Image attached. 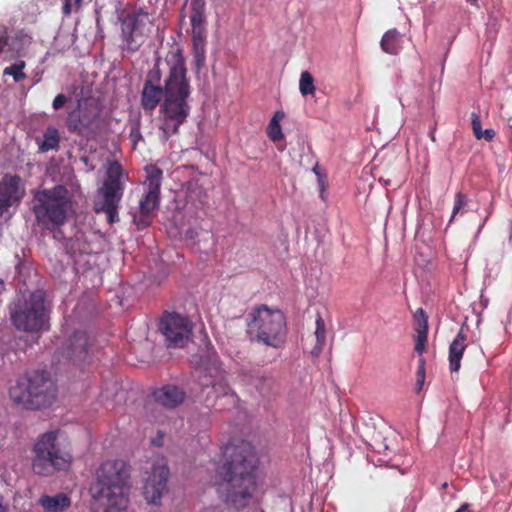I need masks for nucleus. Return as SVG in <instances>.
<instances>
[{
  "label": "nucleus",
  "instance_id": "9d476101",
  "mask_svg": "<svg viewBox=\"0 0 512 512\" xmlns=\"http://www.w3.org/2000/svg\"><path fill=\"white\" fill-rule=\"evenodd\" d=\"M145 194L140 199L138 211L133 215V222L138 230H144L151 225L154 212L160 205V189L163 171L155 164L145 167Z\"/></svg>",
  "mask_w": 512,
  "mask_h": 512
},
{
  "label": "nucleus",
  "instance_id": "ddd939ff",
  "mask_svg": "<svg viewBox=\"0 0 512 512\" xmlns=\"http://www.w3.org/2000/svg\"><path fill=\"white\" fill-rule=\"evenodd\" d=\"M183 12H185L190 19L194 63L197 71H199L205 63L207 36L206 2L205 0H186V6Z\"/></svg>",
  "mask_w": 512,
  "mask_h": 512
},
{
  "label": "nucleus",
  "instance_id": "a878e982",
  "mask_svg": "<svg viewBox=\"0 0 512 512\" xmlns=\"http://www.w3.org/2000/svg\"><path fill=\"white\" fill-rule=\"evenodd\" d=\"M284 116L285 115L282 111L275 112L267 126V135L273 142L279 141L283 138L280 120L283 119Z\"/></svg>",
  "mask_w": 512,
  "mask_h": 512
},
{
  "label": "nucleus",
  "instance_id": "b1692460",
  "mask_svg": "<svg viewBox=\"0 0 512 512\" xmlns=\"http://www.w3.org/2000/svg\"><path fill=\"white\" fill-rule=\"evenodd\" d=\"M380 46L385 53L396 55L399 53L400 46V33L397 29L393 28L388 30L382 36Z\"/></svg>",
  "mask_w": 512,
  "mask_h": 512
},
{
  "label": "nucleus",
  "instance_id": "dca6fc26",
  "mask_svg": "<svg viewBox=\"0 0 512 512\" xmlns=\"http://www.w3.org/2000/svg\"><path fill=\"white\" fill-rule=\"evenodd\" d=\"M169 468L164 460L153 464L149 476L145 480L143 495L148 503L157 504L167 491Z\"/></svg>",
  "mask_w": 512,
  "mask_h": 512
},
{
  "label": "nucleus",
  "instance_id": "7c9ffc66",
  "mask_svg": "<svg viewBox=\"0 0 512 512\" xmlns=\"http://www.w3.org/2000/svg\"><path fill=\"white\" fill-rule=\"evenodd\" d=\"M425 359L423 357H419L418 359V367L416 371V391H421L426 377L425 371Z\"/></svg>",
  "mask_w": 512,
  "mask_h": 512
},
{
  "label": "nucleus",
  "instance_id": "a211bd4d",
  "mask_svg": "<svg viewBox=\"0 0 512 512\" xmlns=\"http://www.w3.org/2000/svg\"><path fill=\"white\" fill-rule=\"evenodd\" d=\"M90 348L89 337L84 331H75L66 341L63 354L73 362L84 361Z\"/></svg>",
  "mask_w": 512,
  "mask_h": 512
},
{
  "label": "nucleus",
  "instance_id": "f257e3e1",
  "mask_svg": "<svg viewBox=\"0 0 512 512\" xmlns=\"http://www.w3.org/2000/svg\"><path fill=\"white\" fill-rule=\"evenodd\" d=\"M190 81L180 48L170 50L165 59L158 58L146 75L141 91V107L152 115L160 105L161 130L166 139L179 132L190 113Z\"/></svg>",
  "mask_w": 512,
  "mask_h": 512
},
{
  "label": "nucleus",
  "instance_id": "bb28decb",
  "mask_svg": "<svg viewBox=\"0 0 512 512\" xmlns=\"http://www.w3.org/2000/svg\"><path fill=\"white\" fill-rule=\"evenodd\" d=\"M316 324V330H315V337H316V345L312 350V354L315 356H318L325 345L326 342V328L325 323L321 315H318L315 321Z\"/></svg>",
  "mask_w": 512,
  "mask_h": 512
},
{
  "label": "nucleus",
  "instance_id": "aec40b11",
  "mask_svg": "<svg viewBox=\"0 0 512 512\" xmlns=\"http://www.w3.org/2000/svg\"><path fill=\"white\" fill-rule=\"evenodd\" d=\"M414 318L417 322L415 327V352L422 357L428 342V318L422 308H418Z\"/></svg>",
  "mask_w": 512,
  "mask_h": 512
},
{
  "label": "nucleus",
  "instance_id": "412c9836",
  "mask_svg": "<svg viewBox=\"0 0 512 512\" xmlns=\"http://www.w3.org/2000/svg\"><path fill=\"white\" fill-rule=\"evenodd\" d=\"M467 337L460 330L449 346V369L451 372H458L461 367V359L466 349Z\"/></svg>",
  "mask_w": 512,
  "mask_h": 512
},
{
  "label": "nucleus",
  "instance_id": "7ed1b4c3",
  "mask_svg": "<svg viewBox=\"0 0 512 512\" xmlns=\"http://www.w3.org/2000/svg\"><path fill=\"white\" fill-rule=\"evenodd\" d=\"M130 474L122 460H107L96 471L90 487L92 512H123L129 504Z\"/></svg>",
  "mask_w": 512,
  "mask_h": 512
},
{
  "label": "nucleus",
  "instance_id": "f3484780",
  "mask_svg": "<svg viewBox=\"0 0 512 512\" xmlns=\"http://www.w3.org/2000/svg\"><path fill=\"white\" fill-rule=\"evenodd\" d=\"M25 195V187L18 175L6 173L0 179V217L16 207Z\"/></svg>",
  "mask_w": 512,
  "mask_h": 512
},
{
  "label": "nucleus",
  "instance_id": "cd10ccee",
  "mask_svg": "<svg viewBox=\"0 0 512 512\" xmlns=\"http://www.w3.org/2000/svg\"><path fill=\"white\" fill-rule=\"evenodd\" d=\"M299 91L302 96L314 95L316 87L314 85V78L308 71H303L299 79Z\"/></svg>",
  "mask_w": 512,
  "mask_h": 512
},
{
  "label": "nucleus",
  "instance_id": "4be33fe9",
  "mask_svg": "<svg viewBox=\"0 0 512 512\" xmlns=\"http://www.w3.org/2000/svg\"><path fill=\"white\" fill-rule=\"evenodd\" d=\"M39 504L46 512H63L71 505V500L65 493H59L55 496L43 495L39 499Z\"/></svg>",
  "mask_w": 512,
  "mask_h": 512
},
{
  "label": "nucleus",
  "instance_id": "423d86ee",
  "mask_svg": "<svg viewBox=\"0 0 512 512\" xmlns=\"http://www.w3.org/2000/svg\"><path fill=\"white\" fill-rule=\"evenodd\" d=\"M13 326L23 332L40 333L49 329L50 309L41 289L19 297L10 307Z\"/></svg>",
  "mask_w": 512,
  "mask_h": 512
},
{
  "label": "nucleus",
  "instance_id": "393cba45",
  "mask_svg": "<svg viewBox=\"0 0 512 512\" xmlns=\"http://www.w3.org/2000/svg\"><path fill=\"white\" fill-rule=\"evenodd\" d=\"M471 126L473 134L478 140L485 139L486 141H492L496 135L493 129L482 130L480 117L475 112L471 113Z\"/></svg>",
  "mask_w": 512,
  "mask_h": 512
},
{
  "label": "nucleus",
  "instance_id": "c85d7f7f",
  "mask_svg": "<svg viewBox=\"0 0 512 512\" xmlns=\"http://www.w3.org/2000/svg\"><path fill=\"white\" fill-rule=\"evenodd\" d=\"M25 66L26 64L24 61H18L6 67L3 71V74L12 76L15 82H20L27 77V75L23 72Z\"/></svg>",
  "mask_w": 512,
  "mask_h": 512
},
{
  "label": "nucleus",
  "instance_id": "72a5a7b5",
  "mask_svg": "<svg viewBox=\"0 0 512 512\" xmlns=\"http://www.w3.org/2000/svg\"><path fill=\"white\" fill-rule=\"evenodd\" d=\"M67 101H68V98L65 94H62V93L58 94L52 102V107L54 110H60L65 106Z\"/></svg>",
  "mask_w": 512,
  "mask_h": 512
},
{
  "label": "nucleus",
  "instance_id": "5701e85b",
  "mask_svg": "<svg viewBox=\"0 0 512 512\" xmlns=\"http://www.w3.org/2000/svg\"><path fill=\"white\" fill-rule=\"evenodd\" d=\"M39 152L46 153L50 150H58L60 146V134L57 128L49 126L43 133L42 139L37 138Z\"/></svg>",
  "mask_w": 512,
  "mask_h": 512
},
{
  "label": "nucleus",
  "instance_id": "2f4dec72",
  "mask_svg": "<svg viewBox=\"0 0 512 512\" xmlns=\"http://www.w3.org/2000/svg\"><path fill=\"white\" fill-rule=\"evenodd\" d=\"M466 203H467L466 195H464L462 192L456 193L455 198H454V207H453L450 222L453 221V219L455 218L457 213H459V211L466 205Z\"/></svg>",
  "mask_w": 512,
  "mask_h": 512
},
{
  "label": "nucleus",
  "instance_id": "c9c22d12",
  "mask_svg": "<svg viewBox=\"0 0 512 512\" xmlns=\"http://www.w3.org/2000/svg\"><path fill=\"white\" fill-rule=\"evenodd\" d=\"M509 240L512 243V225H511V229H510Z\"/></svg>",
  "mask_w": 512,
  "mask_h": 512
},
{
  "label": "nucleus",
  "instance_id": "39448f33",
  "mask_svg": "<svg viewBox=\"0 0 512 512\" xmlns=\"http://www.w3.org/2000/svg\"><path fill=\"white\" fill-rule=\"evenodd\" d=\"M11 400L29 410H38L53 403L56 386L46 371H32L20 376L9 389Z\"/></svg>",
  "mask_w": 512,
  "mask_h": 512
},
{
  "label": "nucleus",
  "instance_id": "f03ea898",
  "mask_svg": "<svg viewBox=\"0 0 512 512\" xmlns=\"http://www.w3.org/2000/svg\"><path fill=\"white\" fill-rule=\"evenodd\" d=\"M223 460L215 470V486L223 501L240 511L256 490L257 458L253 446L244 440L223 447Z\"/></svg>",
  "mask_w": 512,
  "mask_h": 512
},
{
  "label": "nucleus",
  "instance_id": "0eeeda50",
  "mask_svg": "<svg viewBox=\"0 0 512 512\" xmlns=\"http://www.w3.org/2000/svg\"><path fill=\"white\" fill-rule=\"evenodd\" d=\"M127 181L128 174L122 165L118 161L108 162L104 180L93 200V210L96 214H105L111 225L120 220L119 210Z\"/></svg>",
  "mask_w": 512,
  "mask_h": 512
},
{
  "label": "nucleus",
  "instance_id": "2eb2a0df",
  "mask_svg": "<svg viewBox=\"0 0 512 512\" xmlns=\"http://www.w3.org/2000/svg\"><path fill=\"white\" fill-rule=\"evenodd\" d=\"M196 372L198 382L203 389L211 387L216 397L225 396L229 393L230 387L226 379V373L222 369L217 356L200 357Z\"/></svg>",
  "mask_w": 512,
  "mask_h": 512
},
{
  "label": "nucleus",
  "instance_id": "f8f14e48",
  "mask_svg": "<svg viewBox=\"0 0 512 512\" xmlns=\"http://www.w3.org/2000/svg\"><path fill=\"white\" fill-rule=\"evenodd\" d=\"M67 128L87 140H95L105 129L106 121L101 109L93 103H85L77 112L70 113L67 118Z\"/></svg>",
  "mask_w": 512,
  "mask_h": 512
},
{
  "label": "nucleus",
  "instance_id": "c756f323",
  "mask_svg": "<svg viewBox=\"0 0 512 512\" xmlns=\"http://www.w3.org/2000/svg\"><path fill=\"white\" fill-rule=\"evenodd\" d=\"M274 386L275 380L272 377H261L256 384V388L262 396H268L272 393Z\"/></svg>",
  "mask_w": 512,
  "mask_h": 512
},
{
  "label": "nucleus",
  "instance_id": "e433bc0d",
  "mask_svg": "<svg viewBox=\"0 0 512 512\" xmlns=\"http://www.w3.org/2000/svg\"><path fill=\"white\" fill-rule=\"evenodd\" d=\"M510 128L512 129V124L510 125Z\"/></svg>",
  "mask_w": 512,
  "mask_h": 512
},
{
  "label": "nucleus",
  "instance_id": "6ab92c4d",
  "mask_svg": "<svg viewBox=\"0 0 512 512\" xmlns=\"http://www.w3.org/2000/svg\"><path fill=\"white\" fill-rule=\"evenodd\" d=\"M152 395L156 403L167 409L178 407L186 398L185 391L175 385H164L154 390Z\"/></svg>",
  "mask_w": 512,
  "mask_h": 512
},
{
  "label": "nucleus",
  "instance_id": "473e14b6",
  "mask_svg": "<svg viewBox=\"0 0 512 512\" xmlns=\"http://www.w3.org/2000/svg\"><path fill=\"white\" fill-rule=\"evenodd\" d=\"M82 0H63V14L69 16L73 8L78 9L81 6Z\"/></svg>",
  "mask_w": 512,
  "mask_h": 512
},
{
  "label": "nucleus",
  "instance_id": "20e7f679",
  "mask_svg": "<svg viewBox=\"0 0 512 512\" xmlns=\"http://www.w3.org/2000/svg\"><path fill=\"white\" fill-rule=\"evenodd\" d=\"M246 335L251 342L272 348L282 347L287 335L285 315L265 304L256 305L248 313Z\"/></svg>",
  "mask_w": 512,
  "mask_h": 512
},
{
  "label": "nucleus",
  "instance_id": "f704fd0d",
  "mask_svg": "<svg viewBox=\"0 0 512 512\" xmlns=\"http://www.w3.org/2000/svg\"><path fill=\"white\" fill-rule=\"evenodd\" d=\"M8 29L6 26H0V53L8 44Z\"/></svg>",
  "mask_w": 512,
  "mask_h": 512
},
{
  "label": "nucleus",
  "instance_id": "1a4fd4ad",
  "mask_svg": "<svg viewBox=\"0 0 512 512\" xmlns=\"http://www.w3.org/2000/svg\"><path fill=\"white\" fill-rule=\"evenodd\" d=\"M32 470L40 476H51L67 470L72 462L71 453L58 442V431L40 435L33 445Z\"/></svg>",
  "mask_w": 512,
  "mask_h": 512
},
{
  "label": "nucleus",
  "instance_id": "6e6552de",
  "mask_svg": "<svg viewBox=\"0 0 512 512\" xmlns=\"http://www.w3.org/2000/svg\"><path fill=\"white\" fill-rule=\"evenodd\" d=\"M71 208L69 191L63 185L43 189L34 194L32 211L42 229L53 231L62 226Z\"/></svg>",
  "mask_w": 512,
  "mask_h": 512
},
{
  "label": "nucleus",
  "instance_id": "9b49d317",
  "mask_svg": "<svg viewBox=\"0 0 512 512\" xmlns=\"http://www.w3.org/2000/svg\"><path fill=\"white\" fill-rule=\"evenodd\" d=\"M153 20L149 13L142 10L127 13L120 18L121 49L134 53L145 43L151 29Z\"/></svg>",
  "mask_w": 512,
  "mask_h": 512
},
{
  "label": "nucleus",
  "instance_id": "4468645a",
  "mask_svg": "<svg viewBox=\"0 0 512 512\" xmlns=\"http://www.w3.org/2000/svg\"><path fill=\"white\" fill-rule=\"evenodd\" d=\"M194 323L178 312H164L160 318L159 330L165 338L167 347L183 348L193 336Z\"/></svg>",
  "mask_w": 512,
  "mask_h": 512
}]
</instances>
